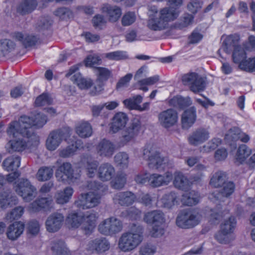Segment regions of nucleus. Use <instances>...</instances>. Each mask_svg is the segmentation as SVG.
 I'll list each match as a JSON object with an SVG mask.
<instances>
[{
	"label": "nucleus",
	"mask_w": 255,
	"mask_h": 255,
	"mask_svg": "<svg viewBox=\"0 0 255 255\" xmlns=\"http://www.w3.org/2000/svg\"><path fill=\"white\" fill-rule=\"evenodd\" d=\"M12 37L15 40L20 42L25 47L34 45L37 41V38L35 36L29 35L25 32H14Z\"/></svg>",
	"instance_id": "obj_33"
},
{
	"label": "nucleus",
	"mask_w": 255,
	"mask_h": 255,
	"mask_svg": "<svg viewBox=\"0 0 255 255\" xmlns=\"http://www.w3.org/2000/svg\"><path fill=\"white\" fill-rule=\"evenodd\" d=\"M64 221V216L59 213L50 215L45 221V228L49 233H55L62 227Z\"/></svg>",
	"instance_id": "obj_16"
},
{
	"label": "nucleus",
	"mask_w": 255,
	"mask_h": 255,
	"mask_svg": "<svg viewBox=\"0 0 255 255\" xmlns=\"http://www.w3.org/2000/svg\"><path fill=\"white\" fill-rule=\"evenodd\" d=\"M159 80L158 76H154L138 81L137 86L138 89L143 91H147V86L152 85L156 83Z\"/></svg>",
	"instance_id": "obj_58"
},
{
	"label": "nucleus",
	"mask_w": 255,
	"mask_h": 255,
	"mask_svg": "<svg viewBox=\"0 0 255 255\" xmlns=\"http://www.w3.org/2000/svg\"><path fill=\"white\" fill-rule=\"evenodd\" d=\"M52 103V99L50 95L45 93L37 97L35 101V104L37 107L49 105Z\"/></svg>",
	"instance_id": "obj_61"
},
{
	"label": "nucleus",
	"mask_w": 255,
	"mask_h": 255,
	"mask_svg": "<svg viewBox=\"0 0 255 255\" xmlns=\"http://www.w3.org/2000/svg\"><path fill=\"white\" fill-rule=\"evenodd\" d=\"M200 199V195L198 192L192 190L189 193H185L182 195V202L184 205L191 206L198 204Z\"/></svg>",
	"instance_id": "obj_40"
},
{
	"label": "nucleus",
	"mask_w": 255,
	"mask_h": 255,
	"mask_svg": "<svg viewBox=\"0 0 255 255\" xmlns=\"http://www.w3.org/2000/svg\"><path fill=\"white\" fill-rule=\"evenodd\" d=\"M170 7L160 9V30L168 27V22L173 21L179 15L178 8L182 4V0H167Z\"/></svg>",
	"instance_id": "obj_9"
},
{
	"label": "nucleus",
	"mask_w": 255,
	"mask_h": 255,
	"mask_svg": "<svg viewBox=\"0 0 255 255\" xmlns=\"http://www.w3.org/2000/svg\"><path fill=\"white\" fill-rule=\"evenodd\" d=\"M76 133L81 137L87 138L91 136L93 133L92 128L90 124L86 121L78 123L75 128Z\"/></svg>",
	"instance_id": "obj_39"
},
{
	"label": "nucleus",
	"mask_w": 255,
	"mask_h": 255,
	"mask_svg": "<svg viewBox=\"0 0 255 255\" xmlns=\"http://www.w3.org/2000/svg\"><path fill=\"white\" fill-rule=\"evenodd\" d=\"M215 239L220 243L223 244H229L231 241L233 240L234 237L233 235H230L222 232L220 230L215 235Z\"/></svg>",
	"instance_id": "obj_60"
},
{
	"label": "nucleus",
	"mask_w": 255,
	"mask_h": 255,
	"mask_svg": "<svg viewBox=\"0 0 255 255\" xmlns=\"http://www.w3.org/2000/svg\"><path fill=\"white\" fill-rule=\"evenodd\" d=\"M143 227L138 224L131 225L129 231L123 233L119 238L118 246L122 252L127 253L136 249L143 238Z\"/></svg>",
	"instance_id": "obj_3"
},
{
	"label": "nucleus",
	"mask_w": 255,
	"mask_h": 255,
	"mask_svg": "<svg viewBox=\"0 0 255 255\" xmlns=\"http://www.w3.org/2000/svg\"><path fill=\"white\" fill-rule=\"evenodd\" d=\"M55 176L59 181L74 182L80 177V174L74 173L71 163L64 162L58 167L56 171Z\"/></svg>",
	"instance_id": "obj_15"
},
{
	"label": "nucleus",
	"mask_w": 255,
	"mask_h": 255,
	"mask_svg": "<svg viewBox=\"0 0 255 255\" xmlns=\"http://www.w3.org/2000/svg\"><path fill=\"white\" fill-rule=\"evenodd\" d=\"M227 180L226 172L222 171L216 172L211 178L210 184L215 188L221 187Z\"/></svg>",
	"instance_id": "obj_46"
},
{
	"label": "nucleus",
	"mask_w": 255,
	"mask_h": 255,
	"mask_svg": "<svg viewBox=\"0 0 255 255\" xmlns=\"http://www.w3.org/2000/svg\"><path fill=\"white\" fill-rule=\"evenodd\" d=\"M103 57L112 61H120L127 59L128 58L126 51L118 50L103 54Z\"/></svg>",
	"instance_id": "obj_47"
},
{
	"label": "nucleus",
	"mask_w": 255,
	"mask_h": 255,
	"mask_svg": "<svg viewBox=\"0 0 255 255\" xmlns=\"http://www.w3.org/2000/svg\"><path fill=\"white\" fill-rule=\"evenodd\" d=\"M128 121V115L123 112H118L112 119L110 124L109 130L112 133H115L123 129Z\"/></svg>",
	"instance_id": "obj_18"
},
{
	"label": "nucleus",
	"mask_w": 255,
	"mask_h": 255,
	"mask_svg": "<svg viewBox=\"0 0 255 255\" xmlns=\"http://www.w3.org/2000/svg\"><path fill=\"white\" fill-rule=\"evenodd\" d=\"M17 203V198L11 191H6L0 193V210L5 209Z\"/></svg>",
	"instance_id": "obj_29"
},
{
	"label": "nucleus",
	"mask_w": 255,
	"mask_h": 255,
	"mask_svg": "<svg viewBox=\"0 0 255 255\" xmlns=\"http://www.w3.org/2000/svg\"><path fill=\"white\" fill-rule=\"evenodd\" d=\"M14 43L10 39H4L0 40V56H5L15 48Z\"/></svg>",
	"instance_id": "obj_50"
},
{
	"label": "nucleus",
	"mask_w": 255,
	"mask_h": 255,
	"mask_svg": "<svg viewBox=\"0 0 255 255\" xmlns=\"http://www.w3.org/2000/svg\"><path fill=\"white\" fill-rule=\"evenodd\" d=\"M143 158L147 161L149 168L152 170L159 167V148L157 144H149L142 150Z\"/></svg>",
	"instance_id": "obj_11"
},
{
	"label": "nucleus",
	"mask_w": 255,
	"mask_h": 255,
	"mask_svg": "<svg viewBox=\"0 0 255 255\" xmlns=\"http://www.w3.org/2000/svg\"><path fill=\"white\" fill-rule=\"evenodd\" d=\"M141 126L140 120L137 118L133 119L130 124L122 132L121 142L123 145L133 140L141 130Z\"/></svg>",
	"instance_id": "obj_12"
},
{
	"label": "nucleus",
	"mask_w": 255,
	"mask_h": 255,
	"mask_svg": "<svg viewBox=\"0 0 255 255\" xmlns=\"http://www.w3.org/2000/svg\"><path fill=\"white\" fill-rule=\"evenodd\" d=\"M237 220L235 217H230L228 220H225L221 225V230L226 234L232 235L236 227Z\"/></svg>",
	"instance_id": "obj_48"
},
{
	"label": "nucleus",
	"mask_w": 255,
	"mask_h": 255,
	"mask_svg": "<svg viewBox=\"0 0 255 255\" xmlns=\"http://www.w3.org/2000/svg\"><path fill=\"white\" fill-rule=\"evenodd\" d=\"M173 184L176 188L186 192L190 189L191 186L188 178L180 172L175 173Z\"/></svg>",
	"instance_id": "obj_31"
},
{
	"label": "nucleus",
	"mask_w": 255,
	"mask_h": 255,
	"mask_svg": "<svg viewBox=\"0 0 255 255\" xmlns=\"http://www.w3.org/2000/svg\"><path fill=\"white\" fill-rule=\"evenodd\" d=\"M101 10L102 12L107 14L109 21L111 22L118 21L122 14V9L120 6L108 3L103 4Z\"/></svg>",
	"instance_id": "obj_22"
},
{
	"label": "nucleus",
	"mask_w": 255,
	"mask_h": 255,
	"mask_svg": "<svg viewBox=\"0 0 255 255\" xmlns=\"http://www.w3.org/2000/svg\"><path fill=\"white\" fill-rule=\"evenodd\" d=\"M47 122V118L43 114H38L34 120L26 116H21L18 121L11 122L7 129V134L10 137H16L19 135L29 139L28 143L37 146L39 142V137L35 134L33 127H42Z\"/></svg>",
	"instance_id": "obj_1"
},
{
	"label": "nucleus",
	"mask_w": 255,
	"mask_h": 255,
	"mask_svg": "<svg viewBox=\"0 0 255 255\" xmlns=\"http://www.w3.org/2000/svg\"><path fill=\"white\" fill-rule=\"evenodd\" d=\"M87 187L91 191L81 194L75 202L77 207L82 209H91L98 206L104 193L107 190L108 187L93 181L87 183Z\"/></svg>",
	"instance_id": "obj_2"
},
{
	"label": "nucleus",
	"mask_w": 255,
	"mask_h": 255,
	"mask_svg": "<svg viewBox=\"0 0 255 255\" xmlns=\"http://www.w3.org/2000/svg\"><path fill=\"white\" fill-rule=\"evenodd\" d=\"M115 174L114 167L109 163H104L100 165L98 170V177L103 181L110 180Z\"/></svg>",
	"instance_id": "obj_25"
},
{
	"label": "nucleus",
	"mask_w": 255,
	"mask_h": 255,
	"mask_svg": "<svg viewBox=\"0 0 255 255\" xmlns=\"http://www.w3.org/2000/svg\"><path fill=\"white\" fill-rule=\"evenodd\" d=\"M24 211L23 207L21 206L16 207L6 214L5 219L6 221L9 222L17 220L22 216Z\"/></svg>",
	"instance_id": "obj_54"
},
{
	"label": "nucleus",
	"mask_w": 255,
	"mask_h": 255,
	"mask_svg": "<svg viewBox=\"0 0 255 255\" xmlns=\"http://www.w3.org/2000/svg\"><path fill=\"white\" fill-rule=\"evenodd\" d=\"M239 36L235 35H230L227 37L224 41L225 45L224 51L227 53H230L231 47L234 48L232 54L233 62L236 64H240L246 58L247 54L245 49L238 45Z\"/></svg>",
	"instance_id": "obj_5"
},
{
	"label": "nucleus",
	"mask_w": 255,
	"mask_h": 255,
	"mask_svg": "<svg viewBox=\"0 0 255 255\" xmlns=\"http://www.w3.org/2000/svg\"><path fill=\"white\" fill-rule=\"evenodd\" d=\"M96 149L100 156L110 157L115 151V145L110 140L104 139L98 143Z\"/></svg>",
	"instance_id": "obj_23"
},
{
	"label": "nucleus",
	"mask_w": 255,
	"mask_h": 255,
	"mask_svg": "<svg viewBox=\"0 0 255 255\" xmlns=\"http://www.w3.org/2000/svg\"><path fill=\"white\" fill-rule=\"evenodd\" d=\"M123 228L122 222L113 216L102 221L98 226V231L103 236L113 237L120 233Z\"/></svg>",
	"instance_id": "obj_6"
},
{
	"label": "nucleus",
	"mask_w": 255,
	"mask_h": 255,
	"mask_svg": "<svg viewBox=\"0 0 255 255\" xmlns=\"http://www.w3.org/2000/svg\"><path fill=\"white\" fill-rule=\"evenodd\" d=\"M25 224L21 221H16L8 226L6 231L8 239L14 241L17 240L23 234Z\"/></svg>",
	"instance_id": "obj_21"
},
{
	"label": "nucleus",
	"mask_w": 255,
	"mask_h": 255,
	"mask_svg": "<svg viewBox=\"0 0 255 255\" xmlns=\"http://www.w3.org/2000/svg\"><path fill=\"white\" fill-rule=\"evenodd\" d=\"M51 249L54 255H71L66 244L61 240L54 241L51 244Z\"/></svg>",
	"instance_id": "obj_37"
},
{
	"label": "nucleus",
	"mask_w": 255,
	"mask_h": 255,
	"mask_svg": "<svg viewBox=\"0 0 255 255\" xmlns=\"http://www.w3.org/2000/svg\"><path fill=\"white\" fill-rule=\"evenodd\" d=\"M160 119L166 127L174 125L177 121V112L173 109H168L160 114Z\"/></svg>",
	"instance_id": "obj_38"
},
{
	"label": "nucleus",
	"mask_w": 255,
	"mask_h": 255,
	"mask_svg": "<svg viewBox=\"0 0 255 255\" xmlns=\"http://www.w3.org/2000/svg\"><path fill=\"white\" fill-rule=\"evenodd\" d=\"M81 163L84 164L87 175L89 177H94L98 173L99 162L89 157H84L81 159Z\"/></svg>",
	"instance_id": "obj_32"
},
{
	"label": "nucleus",
	"mask_w": 255,
	"mask_h": 255,
	"mask_svg": "<svg viewBox=\"0 0 255 255\" xmlns=\"http://www.w3.org/2000/svg\"><path fill=\"white\" fill-rule=\"evenodd\" d=\"M37 2L36 0H23L17 7V11L25 14L32 12L36 7Z\"/></svg>",
	"instance_id": "obj_44"
},
{
	"label": "nucleus",
	"mask_w": 255,
	"mask_h": 255,
	"mask_svg": "<svg viewBox=\"0 0 255 255\" xmlns=\"http://www.w3.org/2000/svg\"><path fill=\"white\" fill-rule=\"evenodd\" d=\"M135 199V195L131 192H120L114 195L113 201L116 204L128 206L132 204Z\"/></svg>",
	"instance_id": "obj_24"
},
{
	"label": "nucleus",
	"mask_w": 255,
	"mask_h": 255,
	"mask_svg": "<svg viewBox=\"0 0 255 255\" xmlns=\"http://www.w3.org/2000/svg\"><path fill=\"white\" fill-rule=\"evenodd\" d=\"M201 216L195 211H182L176 219V225L180 228L187 229L197 225L201 221Z\"/></svg>",
	"instance_id": "obj_10"
},
{
	"label": "nucleus",
	"mask_w": 255,
	"mask_h": 255,
	"mask_svg": "<svg viewBox=\"0 0 255 255\" xmlns=\"http://www.w3.org/2000/svg\"><path fill=\"white\" fill-rule=\"evenodd\" d=\"M144 221L152 227L150 234L152 237H157L159 235V212L154 210L145 214Z\"/></svg>",
	"instance_id": "obj_19"
},
{
	"label": "nucleus",
	"mask_w": 255,
	"mask_h": 255,
	"mask_svg": "<svg viewBox=\"0 0 255 255\" xmlns=\"http://www.w3.org/2000/svg\"><path fill=\"white\" fill-rule=\"evenodd\" d=\"M251 151L245 144H242L238 149L236 155V160L240 163L244 162L251 154Z\"/></svg>",
	"instance_id": "obj_55"
},
{
	"label": "nucleus",
	"mask_w": 255,
	"mask_h": 255,
	"mask_svg": "<svg viewBox=\"0 0 255 255\" xmlns=\"http://www.w3.org/2000/svg\"><path fill=\"white\" fill-rule=\"evenodd\" d=\"M223 188L221 192L215 191L213 192L209 196V198L213 202L217 201H224L223 198L228 197L232 195L235 189V185L233 182L229 181L225 182L223 185Z\"/></svg>",
	"instance_id": "obj_17"
},
{
	"label": "nucleus",
	"mask_w": 255,
	"mask_h": 255,
	"mask_svg": "<svg viewBox=\"0 0 255 255\" xmlns=\"http://www.w3.org/2000/svg\"><path fill=\"white\" fill-rule=\"evenodd\" d=\"M230 137L233 140H237L240 139L243 142H248L250 139V136L242 132L241 129L238 127H233L228 131V134L225 136V138L228 139Z\"/></svg>",
	"instance_id": "obj_35"
},
{
	"label": "nucleus",
	"mask_w": 255,
	"mask_h": 255,
	"mask_svg": "<svg viewBox=\"0 0 255 255\" xmlns=\"http://www.w3.org/2000/svg\"><path fill=\"white\" fill-rule=\"evenodd\" d=\"M71 80L81 89H87L93 85V82L91 79L82 77L80 73H76L71 77Z\"/></svg>",
	"instance_id": "obj_42"
},
{
	"label": "nucleus",
	"mask_w": 255,
	"mask_h": 255,
	"mask_svg": "<svg viewBox=\"0 0 255 255\" xmlns=\"http://www.w3.org/2000/svg\"><path fill=\"white\" fill-rule=\"evenodd\" d=\"M110 242L106 237H101L90 241L86 246L88 251L92 253L102 254L110 250Z\"/></svg>",
	"instance_id": "obj_14"
},
{
	"label": "nucleus",
	"mask_w": 255,
	"mask_h": 255,
	"mask_svg": "<svg viewBox=\"0 0 255 255\" xmlns=\"http://www.w3.org/2000/svg\"><path fill=\"white\" fill-rule=\"evenodd\" d=\"M13 188L15 192L22 197L25 202H30L37 194L36 188L26 178H21L14 183Z\"/></svg>",
	"instance_id": "obj_7"
},
{
	"label": "nucleus",
	"mask_w": 255,
	"mask_h": 255,
	"mask_svg": "<svg viewBox=\"0 0 255 255\" xmlns=\"http://www.w3.org/2000/svg\"><path fill=\"white\" fill-rule=\"evenodd\" d=\"M27 146V143L22 139H13L9 140L6 145L9 152L13 151H22Z\"/></svg>",
	"instance_id": "obj_41"
},
{
	"label": "nucleus",
	"mask_w": 255,
	"mask_h": 255,
	"mask_svg": "<svg viewBox=\"0 0 255 255\" xmlns=\"http://www.w3.org/2000/svg\"><path fill=\"white\" fill-rule=\"evenodd\" d=\"M136 16L134 12L128 11L126 12L121 19V23L124 26H128L136 20Z\"/></svg>",
	"instance_id": "obj_63"
},
{
	"label": "nucleus",
	"mask_w": 255,
	"mask_h": 255,
	"mask_svg": "<svg viewBox=\"0 0 255 255\" xmlns=\"http://www.w3.org/2000/svg\"><path fill=\"white\" fill-rule=\"evenodd\" d=\"M83 148V143L81 140H77L71 145L59 150V156L63 158H68L74 155L77 150Z\"/></svg>",
	"instance_id": "obj_34"
},
{
	"label": "nucleus",
	"mask_w": 255,
	"mask_h": 255,
	"mask_svg": "<svg viewBox=\"0 0 255 255\" xmlns=\"http://www.w3.org/2000/svg\"><path fill=\"white\" fill-rule=\"evenodd\" d=\"M239 68L247 72H253L255 70V58H246L241 62Z\"/></svg>",
	"instance_id": "obj_59"
},
{
	"label": "nucleus",
	"mask_w": 255,
	"mask_h": 255,
	"mask_svg": "<svg viewBox=\"0 0 255 255\" xmlns=\"http://www.w3.org/2000/svg\"><path fill=\"white\" fill-rule=\"evenodd\" d=\"M95 70L98 76L96 82L99 84L97 86L94 87L95 91L91 92V94L93 95H96L102 90L103 85L101 83L107 81L111 75V71L106 68L97 67Z\"/></svg>",
	"instance_id": "obj_27"
},
{
	"label": "nucleus",
	"mask_w": 255,
	"mask_h": 255,
	"mask_svg": "<svg viewBox=\"0 0 255 255\" xmlns=\"http://www.w3.org/2000/svg\"><path fill=\"white\" fill-rule=\"evenodd\" d=\"M184 84L190 85L191 90L196 93L205 89L206 83L204 79L197 73L192 72L184 75L182 77Z\"/></svg>",
	"instance_id": "obj_13"
},
{
	"label": "nucleus",
	"mask_w": 255,
	"mask_h": 255,
	"mask_svg": "<svg viewBox=\"0 0 255 255\" xmlns=\"http://www.w3.org/2000/svg\"><path fill=\"white\" fill-rule=\"evenodd\" d=\"M53 202L51 197L38 198L28 206L30 212H38L41 209L49 210L53 208Z\"/></svg>",
	"instance_id": "obj_20"
},
{
	"label": "nucleus",
	"mask_w": 255,
	"mask_h": 255,
	"mask_svg": "<svg viewBox=\"0 0 255 255\" xmlns=\"http://www.w3.org/2000/svg\"><path fill=\"white\" fill-rule=\"evenodd\" d=\"M142 97L140 95H137L132 98L125 100L123 102L126 108L129 110H135L138 111L139 104L141 103Z\"/></svg>",
	"instance_id": "obj_53"
},
{
	"label": "nucleus",
	"mask_w": 255,
	"mask_h": 255,
	"mask_svg": "<svg viewBox=\"0 0 255 255\" xmlns=\"http://www.w3.org/2000/svg\"><path fill=\"white\" fill-rule=\"evenodd\" d=\"M178 197L174 192L165 194L161 199V202L165 208H170L178 202Z\"/></svg>",
	"instance_id": "obj_51"
},
{
	"label": "nucleus",
	"mask_w": 255,
	"mask_h": 255,
	"mask_svg": "<svg viewBox=\"0 0 255 255\" xmlns=\"http://www.w3.org/2000/svg\"><path fill=\"white\" fill-rule=\"evenodd\" d=\"M222 143L221 139L219 138H214L209 141L206 145H204L201 151L203 152H209L215 149Z\"/></svg>",
	"instance_id": "obj_62"
},
{
	"label": "nucleus",
	"mask_w": 255,
	"mask_h": 255,
	"mask_svg": "<svg viewBox=\"0 0 255 255\" xmlns=\"http://www.w3.org/2000/svg\"><path fill=\"white\" fill-rule=\"evenodd\" d=\"M127 182L126 174L124 173H119L112 181L111 185L116 189L123 188Z\"/></svg>",
	"instance_id": "obj_57"
},
{
	"label": "nucleus",
	"mask_w": 255,
	"mask_h": 255,
	"mask_svg": "<svg viewBox=\"0 0 255 255\" xmlns=\"http://www.w3.org/2000/svg\"><path fill=\"white\" fill-rule=\"evenodd\" d=\"M209 137V132L204 128L197 129L189 136L188 141L191 145H197L206 140Z\"/></svg>",
	"instance_id": "obj_26"
},
{
	"label": "nucleus",
	"mask_w": 255,
	"mask_h": 255,
	"mask_svg": "<svg viewBox=\"0 0 255 255\" xmlns=\"http://www.w3.org/2000/svg\"><path fill=\"white\" fill-rule=\"evenodd\" d=\"M169 103L174 107L183 109L192 104V101L189 97H183L180 96H177L172 98Z\"/></svg>",
	"instance_id": "obj_45"
},
{
	"label": "nucleus",
	"mask_w": 255,
	"mask_h": 255,
	"mask_svg": "<svg viewBox=\"0 0 255 255\" xmlns=\"http://www.w3.org/2000/svg\"><path fill=\"white\" fill-rule=\"evenodd\" d=\"M114 158L118 166L123 168L128 167L129 163V156L127 153L119 152L115 156Z\"/></svg>",
	"instance_id": "obj_56"
},
{
	"label": "nucleus",
	"mask_w": 255,
	"mask_h": 255,
	"mask_svg": "<svg viewBox=\"0 0 255 255\" xmlns=\"http://www.w3.org/2000/svg\"><path fill=\"white\" fill-rule=\"evenodd\" d=\"M98 219V214L93 211L87 212L82 217L76 212H71L67 216L66 221L72 228H77L82 225L85 234L90 235L96 227Z\"/></svg>",
	"instance_id": "obj_4"
},
{
	"label": "nucleus",
	"mask_w": 255,
	"mask_h": 255,
	"mask_svg": "<svg viewBox=\"0 0 255 255\" xmlns=\"http://www.w3.org/2000/svg\"><path fill=\"white\" fill-rule=\"evenodd\" d=\"M196 118V109L195 107H192L187 109L182 115V127L184 128H190L195 122Z\"/></svg>",
	"instance_id": "obj_28"
},
{
	"label": "nucleus",
	"mask_w": 255,
	"mask_h": 255,
	"mask_svg": "<svg viewBox=\"0 0 255 255\" xmlns=\"http://www.w3.org/2000/svg\"><path fill=\"white\" fill-rule=\"evenodd\" d=\"M20 158L19 156L12 155L4 160L2 165L7 171L16 170L20 166Z\"/></svg>",
	"instance_id": "obj_43"
},
{
	"label": "nucleus",
	"mask_w": 255,
	"mask_h": 255,
	"mask_svg": "<svg viewBox=\"0 0 255 255\" xmlns=\"http://www.w3.org/2000/svg\"><path fill=\"white\" fill-rule=\"evenodd\" d=\"M73 193V189L71 187H67L63 190L57 191L55 195L56 203L59 204L68 203L71 199Z\"/></svg>",
	"instance_id": "obj_36"
},
{
	"label": "nucleus",
	"mask_w": 255,
	"mask_h": 255,
	"mask_svg": "<svg viewBox=\"0 0 255 255\" xmlns=\"http://www.w3.org/2000/svg\"><path fill=\"white\" fill-rule=\"evenodd\" d=\"M148 14V27L151 30H158L159 29V12L158 7L154 5L150 6Z\"/></svg>",
	"instance_id": "obj_30"
},
{
	"label": "nucleus",
	"mask_w": 255,
	"mask_h": 255,
	"mask_svg": "<svg viewBox=\"0 0 255 255\" xmlns=\"http://www.w3.org/2000/svg\"><path fill=\"white\" fill-rule=\"evenodd\" d=\"M194 16L189 13H185L179 20L174 24V27L182 29L191 24L194 20Z\"/></svg>",
	"instance_id": "obj_49"
},
{
	"label": "nucleus",
	"mask_w": 255,
	"mask_h": 255,
	"mask_svg": "<svg viewBox=\"0 0 255 255\" xmlns=\"http://www.w3.org/2000/svg\"><path fill=\"white\" fill-rule=\"evenodd\" d=\"M71 131L69 128H64L51 131L46 140V148L51 151L56 150L63 140H66L70 136Z\"/></svg>",
	"instance_id": "obj_8"
},
{
	"label": "nucleus",
	"mask_w": 255,
	"mask_h": 255,
	"mask_svg": "<svg viewBox=\"0 0 255 255\" xmlns=\"http://www.w3.org/2000/svg\"><path fill=\"white\" fill-rule=\"evenodd\" d=\"M53 174V170L51 168L42 167L38 170L36 177L39 181H45L50 179Z\"/></svg>",
	"instance_id": "obj_52"
},
{
	"label": "nucleus",
	"mask_w": 255,
	"mask_h": 255,
	"mask_svg": "<svg viewBox=\"0 0 255 255\" xmlns=\"http://www.w3.org/2000/svg\"><path fill=\"white\" fill-rule=\"evenodd\" d=\"M27 232L33 236L37 235L40 230V225L36 220H31L27 225Z\"/></svg>",
	"instance_id": "obj_64"
}]
</instances>
